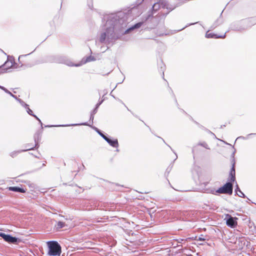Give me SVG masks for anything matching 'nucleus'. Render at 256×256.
Listing matches in <instances>:
<instances>
[{"label": "nucleus", "instance_id": "24", "mask_svg": "<svg viewBox=\"0 0 256 256\" xmlns=\"http://www.w3.org/2000/svg\"><path fill=\"white\" fill-rule=\"evenodd\" d=\"M195 240H200V241H204V240H206V236H204L202 234H201L198 237L196 236L195 237Z\"/></svg>", "mask_w": 256, "mask_h": 256}, {"label": "nucleus", "instance_id": "6", "mask_svg": "<svg viewBox=\"0 0 256 256\" xmlns=\"http://www.w3.org/2000/svg\"><path fill=\"white\" fill-rule=\"evenodd\" d=\"M160 8H162V0L155 2L152 6L151 11H149L147 14L144 16V21H147L152 18L154 14Z\"/></svg>", "mask_w": 256, "mask_h": 256}, {"label": "nucleus", "instance_id": "14", "mask_svg": "<svg viewBox=\"0 0 256 256\" xmlns=\"http://www.w3.org/2000/svg\"><path fill=\"white\" fill-rule=\"evenodd\" d=\"M247 28L248 29L256 24V16L244 19Z\"/></svg>", "mask_w": 256, "mask_h": 256}, {"label": "nucleus", "instance_id": "11", "mask_svg": "<svg viewBox=\"0 0 256 256\" xmlns=\"http://www.w3.org/2000/svg\"><path fill=\"white\" fill-rule=\"evenodd\" d=\"M0 236L6 242L10 243L16 244L18 242V238L14 237L10 234H6L4 232H0Z\"/></svg>", "mask_w": 256, "mask_h": 256}, {"label": "nucleus", "instance_id": "22", "mask_svg": "<svg viewBox=\"0 0 256 256\" xmlns=\"http://www.w3.org/2000/svg\"><path fill=\"white\" fill-rule=\"evenodd\" d=\"M0 89L4 90L6 93L10 94L12 97L14 98L15 100H17V96L12 94L10 90L4 86H1Z\"/></svg>", "mask_w": 256, "mask_h": 256}, {"label": "nucleus", "instance_id": "19", "mask_svg": "<svg viewBox=\"0 0 256 256\" xmlns=\"http://www.w3.org/2000/svg\"><path fill=\"white\" fill-rule=\"evenodd\" d=\"M16 100L20 104V105L26 108V112H33V111L30 108L28 104H26L22 100L17 97V100Z\"/></svg>", "mask_w": 256, "mask_h": 256}, {"label": "nucleus", "instance_id": "1", "mask_svg": "<svg viewBox=\"0 0 256 256\" xmlns=\"http://www.w3.org/2000/svg\"><path fill=\"white\" fill-rule=\"evenodd\" d=\"M128 15L122 12L112 14L108 16L106 22V28L100 34L99 41L106 44H113L122 36L128 34L132 30L140 28L144 21V16L142 22H138L125 30L127 26Z\"/></svg>", "mask_w": 256, "mask_h": 256}, {"label": "nucleus", "instance_id": "29", "mask_svg": "<svg viewBox=\"0 0 256 256\" xmlns=\"http://www.w3.org/2000/svg\"><path fill=\"white\" fill-rule=\"evenodd\" d=\"M20 152H18V151H15L11 152L10 156L12 158L15 157L18 154H20Z\"/></svg>", "mask_w": 256, "mask_h": 256}, {"label": "nucleus", "instance_id": "21", "mask_svg": "<svg viewBox=\"0 0 256 256\" xmlns=\"http://www.w3.org/2000/svg\"><path fill=\"white\" fill-rule=\"evenodd\" d=\"M235 191L239 197L244 198H246L245 194L240 190L238 185H236V188L235 190Z\"/></svg>", "mask_w": 256, "mask_h": 256}, {"label": "nucleus", "instance_id": "25", "mask_svg": "<svg viewBox=\"0 0 256 256\" xmlns=\"http://www.w3.org/2000/svg\"><path fill=\"white\" fill-rule=\"evenodd\" d=\"M200 22H193V23H190V24H186L184 27L183 28L180 29V30H176V32H180L183 30H184L185 28L189 26H192V25H194L195 24H200Z\"/></svg>", "mask_w": 256, "mask_h": 256}, {"label": "nucleus", "instance_id": "44", "mask_svg": "<svg viewBox=\"0 0 256 256\" xmlns=\"http://www.w3.org/2000/svg\"><path fill=\"white\" fill-rule=\"evenodd\" d=\"M170 90H172V94H174V93H173V91L172 90V89H171L170 88Z\"/></svg>", "mask_w": 256, "mask_h": 256}, {"label": "nucleus", "instance_id": "39", "mask_svg": "<svg viewBox=\"0 0 256 256\" xmlns=\"http://www.w3.org/2000/svg\"><path fill=\"white\" fill-rule=\"evenodd\" d=\"M166 144L173 151L172 149V148L170 146L168 145V144Z\"/></svg>", "mask_w": 256, "mask_h": 256}, {"label": "nucleus", "instance_id": "17", "mask_svg": "<svg viewBox=\"0 0 256 256\" xmlns=\"http://www.w3.org/2000/svg\"><path fill=\"white\" fill-rule=\"evenodd\" d=\"M236 172H235V162L234 160H232V167L231 168L230 172V180L232 182H234L236 180Z\"/></svg>", "mask_w": 256, "mask_h": 256}, {"label": "nucleus", "instance_id": "20", "mask_svg": "<svg viewBox=\"0 0 256 256\" xmlns=\"http://www.w3.org/2000/svg\"><path fill=\"white\" fill-rule=\"evenodd\" d=\"M10 190L15 192H21V193H24L26 192V190L23 188H21L20 187L18 186H10L8 188Z\"/></svg>", "mask_w": 256, "mask_h": 256}, {"label": "nucleus", "instance_id": "35", "mask_svg": "<svg viewBox=\"0 0 256 256\" xmlns=\"http://www.w3.org/2000/svg\"><path fill=\"white\" fill-rule=\"evenodd\" d=\"M206 131H207L208 132H209V133L211 134H212L214 135V136H216L215 134H214V133H212V132H211L210 130H206Z\"/></svg>", "mask_w": 256, "mask_h": 256}, {"label": "nucleus", "instance_id": "47", "mask_svg": "<svg viewBox=\"0 0 256 256\" xmlns=\"http://www.w3.org/2000/svg\"><path fill=\"white\" fill-rule=\"evenodd\" d=\"M133 10H134V7L132 8Z\"/></svg>", "mask_w": 256, "mask_h": 256}, {"label": "nucleus", "instance_id": "5", "mask_svg": "<svg viewBox=\"0 0 256 256\" xmlns=\"http://www.w3.org/2000/svg\"><path fill=\"white\" fill-rule=\"evenodd\" d=\"M230 30L243 32L248 30L244 19L232 22L230 26Z\"/></svg>", "mask_w": 256, "mask_h": 256}, {"label": "nucleus", "instance_id": "8", "mask_svg": "<svg viewBox=\"0 0 256 256\" xmlns=\"http://www.w3.org/2000/svg\"><path fill=\"white\" fill-rule=\"evenodd\" d=\"M10 56H8L7 60L2 65L0 66V74L8 72L9 69L12 68L13 66L12 61L9 60Z\"/></svg>", "mask_w": 256, "mask_h": 256}, {"label": "nucleus", "instance_id": "26", "mask_svg": "<svg viewBox=\"0 0 256 256\" xmlns=\"http://www.w3.org/2000/svg\"><path fill=\"white\" fill-rule=\"evenodd\" d=\"M64 226H65L64 222L60 221L57 223L56 228L58 230L62 228Z\"/></svg>", "mask_w": 256, "mask_h": 256}, {"label": "nucleus", "instance_id": "10", "mask_svg": "<svg viewBox=\"0 0 256 256\" xmlns=\"http://www.w3.org/2000/svg\"><path fill=\"white\" fill-rule=\"evenodd\" d=\"M34 140L35 142V146H34L32 144H26L25 146L26 149L18 150V152H26L30 150H34V148H38L39 146H38V140H39V135L38 134H35L34 136Z\"/></svg>", "mask_w": 256, "mask_h": 256}, {"label": "nucleus", "instance_id": "38", "mask_svg": "<svg viewBox=\"0 0 256 256\" xmlns=\"http://www.w3.org/2000/svg\"><path fill=\"white\" fill-rule=\"evenodd\" d=\"M158 138H161V139L162 140V141H163L165 144H166V142H165V141L164 140L163 138H160V136H158Z\"/></svg>", "mask_w": 256, "mask_h": 256}, {"label": "nucleus", "instance_id": "13", "mask_svg": "<svg viewBox=\"0 0 256 256\" xmlns=\"http://www.w3.org/2000/svg\"><path fill=\"white\" fill-rule=\"evenodd\" d=\"M176 6H173L172 5L170 4L167 2L166 0H162V8H166L168 10L166 14H164V16H166L170 11L174 10Z\"/></svg>", "mask_w": 256, "mask_h": 256}, {"label": "nucleus", "instance_id": "4", "mask_svg": "<svg viewBox=\"0 0 256 256\" xmlns=\"http://www.w3.org/2000/svg\"><path fill=\"white\" fill-rule=\"evenodd\" d=\"M48 254L52 256H60L61 254V246L56 241L48 242Z\"/></svg>", "mask_w": 256, "mask_h": 256}, {"label": "nucleus", "instance_id": "33", "mask_svg": "<svg viewBox=\"0 0 256 256\" xmlns=\"http://www.w3.org/2000/svg\"><path fill=\"white\" fill-rule=\"evenodd\" d=\"M216 190H210V193L212 194H216L217 193V192H216Z\"/></svg>", "mask_w": 256, "mask_h": 256}, {"label": "nucleus", "instance_id": "23", "mask_svg": "<svg viewBox=\"0 0 256 256\" xmlns=\"http://www.w3.org/2000/svg\"><path fill=\"white\" fill-rule=\"evenodd\" d=\"M104 100H101L98 101V102L96 104L95 108L93 109V110L91 112H96L98 108L100 106V105L102 103Z\"/></svg>", "mask_w": 256, "mask_h": 256}, {"label": "nucleus", "instance_id": "34", "mask_svg": "<svg viewBox=\"0 0 256 256\" xmlns=\"http://www.w3.org/2000/svg\"><path fill=\"white\" fill-rule=\"evenodd\" d=\"M88 6L90 8L92 9V4H90L88 3Z\"/></svg>", "mask_w": 256, "mask_h": 256}, {"label": "nucleus", "instance_id": "18", "mask_svg": "<svg viewBox=\"0 0 256 256\" xmlns=\"http://www.w3.org/2000/svg\"><path fill=\"white\" fill-rule=\"evenodd\" d=\"M104 140L112 146L114 148H118V140H112L108 136Z\"/></svg>", "mask_w": 256, "mask_h": 256}, {"label": "nucleus", "instance_id": "46", "mask_svg": "<svg viewBox=\"0 0 256 256\" xmlns=\"http://www.w3.org/2000/svg\"><path fill=\"white\" fill-rule=\"evenodd\" d=\"M177 158H178V156H176V159Z\"/></svg>", "mask_w": 256, "mask_h": 256}, {"label": "nucleus", "instance_id": "32", "mask_svg": "<svg viewBox=\"0 0 256 256\" xmlns=\"http://www.w3.org/2000/svg\"><path fill=\"white\" fill-rule=\"evenodd\" d=\"M28 114H30V115H31V116H34V117H35L37 120H38V121H39V122H40L41 124H42V122H41L40 120V119H38V118H37L35 115H34V114H33L32 113H30V112H28Z\"/></svg>", "mask_w": 256, "mask_h": 256}, {"label": "nucleus", "instance_id": "31", "mask_svg": "<svg viewBox=\"0 0 256 256\" xmlns=\"http://www.w3.org/2000/svg\"><path fill=\"white\" fill-rule=\"evenodd\" d=\"M144 0H137L136 2V4L137 6H138Z\"/></svg>", "mask_w": 256, "mask_h": 256}, {"label": "nucleus", "instance_id": "16", "mask_svg": "<svg viewBox=\"0 0 256 256\" xmlns=\"http://www.w3.org/2000/svg\"><path fill=\"white\" fill-rule=\"evenodd\" d=\"M225 33L224 35H218L216 34L210 32L208 33V32H207L206 34V38H224L226 36Z\"/></svg>", "mask_w": 256, "mask_h": 256}, {"label": "nucleus", "instance_id": "36", "mask_svg": "<svg viewBox=\"0 0 256 256\" xmlns=\"http://www.w3.org/2000/svg\"><path fill=\"white\" fill-rule=\"evenodd\" d=\"M201 145H202V146H203L205 147V148H206V146H205V145L207 146V144H206V143H204V144H201Z\"/></svg>", "mask_w": 256, "mask_h": 256}, {"label": "nucleus", "instance_id": "3", "mask_svg": "<svg viewBox=\"0 0 256 256\" xmlns=\"http://www.w3.org/2000/svg\"><path fill=\"white\" fill-rule=\"evenodd\" d=\"M46 62H56L64 64L68 66H72L74 63L66 57L60 56H48L46 58Z\"/></svg>", "mask_w": 256, "mask_h": 256}, {"label": "nucleus", "instance_id": "30", "mask_svg": "<svg viewBox=\"0 0 256 256\" xmlns=\"http://www.w3.org/2000/svg\"><path fill=\"white\" fill-rule=\"evenodd\" d=\"M32 52H30V54H27L21 55V56H20L18 57V60L19 62H20V64H21V66H22V62H20V58L22 57L26 56H28V55H30V54H31Z\"/></svg>", "mask_w": 256, "mask_h": 256}, {"label": "nucleus", "instance_id": "43", "mask_svg": "<svg viewBox=\"0 0 256 256\" xmlns=\"http://www.w3.org/2000/svg\"><path fill=\"white\" fill-rule=\"evenodd\" d=\"M224 126H225V125H224L223 126H221L220 128H224Z\"/></svg>", "mask_w": 256, "mask_h": 256}, {"label": "nucleus", "instance_id": "12", "mask_svg": "<svg viewBox=\"0 0 256 256\" xmlns=\"http://www.w3.org/2000/svg\"><path fill=\"white\" fill-rule=\"evenodd\" d=\"M96 60V58L94 56H90L86 58H84L80 62H79L78 64H74V65H72V66H76V67L80 66L82 65L86 64V62H90L92 61H94Z\"/></svg>", "mask_w": 256, "mask_h": 256}, {"label": "nucleus", "instance_id": "45", "mask_svg": "<svg viewBox=\"0 0 256 256\" xmlns=\"http://www.w3.org/2000/svg\"><path fill=\"white\" fill-rule=\"evenodd\" d=\"M188 256H192V254H189V255H188Z\"/></svg>", "mask_w": 256, "mask_h": 256}, {"label": "nucleus", "instance_id": "9", "mask_svg": "<svg viewBox=\"0 0 256 256\" xmlns=\"http://www.w3.org/2000/svg\"><path fill=\"white\" fill-rule=\"evenodd\" d=\"M226 220V224L229 227L234 228L237 226V220L236 217H232L230 214H226L224 219Z\"/></svg>", "mask_w": 256, "mask_h": 256}, {"label": "nucleus", "instance_id": "41", "mask_svg": "<svg viewBox=\"0 0 256 256\" xmlns=\"http://www.w3.org/2000/svg\"><path fill=\"white\" fill-rule=\"evenodd\" d=\"M166 172H168V174L170 170L168 171V169L166 170Z\"/></svg>", "mask_w": 256, "mask_h": 256}, {"label": "nucleus", "instance_id": "37", "mask_svg": "<svg viewBox=\"0 0 256 256\" xmlns=\"http://www.w3.org/2000/svg\"><path fill=\"white\" fill-rule=\"evenodd\" d=\"M238 138H244L242 136H240L237 138V139H238Z\"/></svg>", "mask_w": 256, "mask_h": 256}, {"label": "nucleus", "instance_id": "15", "mask_svg": "<svg viewBox=\"0 0 256 256\" xmlns=\"http://www.w3.org/2000/svg\"><path fill=\"white\" fill-rule=\"evenodd\" d=\"M224 10H222V12L220 14V16L219 18H217V20L214 22L213 24L211 26V28L212 29H214L216 28L218 26H220L224 22L223 18L222 17V14L224 12Z\"/></svg>", "mask_w": 256, "mask_h": 256}, {"label": "nucleus", "instance_id": "2", "mask_svg": "<svg viewBox=\"0 0 256 256\" xmlns=\"http://www.w3.org/2000/svg\"><path fill=\"white\" fill-rule=\"evenodd\" d=\"M95 113H90L88 116L89 120L86 122H84L80 124H60L56 126H91L100 136L104 140L106 136L98 128L92 126V125L93 124V120L94 118V114Z\"/></svg>", "mask_w": 256, "mask_h": 256}, {"label": "nucleus", "instance_id": "28", "mask_svg": "<svg viewBox=\"0 0 256 256\" xmlns=\"http://www.w3.org/2000/svg\"><path fill=\"white\" fill-rule=\"evenodd\" d=\"M12 61V62H13V66H12V68H18V64L15 62H14V60L12 58V60H11Z\"/></svg>", "mask_w": 256, "mask_h": 256}, {"label": "nucleus", "instance_id": "7", "mask_svg": "<svg viewBox=\"0 0 256 256\" xmlns=\"http://www.w3.org/2000/svg\"><path fill=\"white\" fill-rule=\"evenodd\" d=\"M233 186L230 182H227L222 186L216 190V192L219 194H228L231 195L232 194Z\"/></svg>", "mask_w": 256, "mask_h": 256}, {"label": "nucleus", "instance_id": "42", "mask_svg": "<svg viewBox=\"0 0 256 256\" xmlns=\"http://www.w3.org/2000/svg\"><path fill=\"white\" fill-rule=\"evenodd\" d=\"M224 126H225V125H224L223 126H221L220 128H224Z\"/></svg>", "mask_w": 256, "mask_h": 256}, {"label": "nucleus", "instance_id": "40", "mask_svg": "<svg viewBox=\"0 0 256 256\" xmlns=\"http://www.w3.org/2000/svg\"><path fill=\"white\" fill-rule=\"evenodd\" d=\"M47 126L48 127H52V126Z\"/></svg>", "mask_w": 256, "mask_h": 256}, {"label": "nucleus", "instance_id": "27", "mask_svg": "<svg viewBox=\"0 0 256 256\" xmlns=\"http://www.w3.org/2000/svg\"><path fill=\"white\" fill-rule=\"evenodd\" d=\"M161 65L162 66H160V71L162 72V74L163 76H164V68H165V66L162 63V62Z\"/></svg>", "mask_w": 256, "mask_h": 256}]
</instances>
